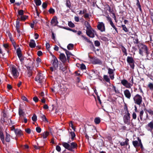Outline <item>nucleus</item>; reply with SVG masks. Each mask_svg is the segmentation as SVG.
Instances as JSON below:
<instances>
[{
    "label": "nucleus",
    "mask_w": 153,
    "mask_h": 153,
    "mask_svg": "<svg viewBox=\"0 0 153 153\" xmlns=\"http://www.w3.org/2000/svg\"><path fill=\"white\" fill-rule=\"evenodd\" d=\"M68 26L71 27H74V25L71 22H70L68 23Z\"/></svg>",
    "instance_id": "79ce46f5"
},
{
    "label": "nucleus",
    "mask_w": 153,
    "mask_h": 153,
    "mask_svg": "<svg viewBox=\"0 0 153 153\" xmlns=\"http://www.w3.org/2000/svg\"><path fill=\"white\" fill-rule=\"evenodd\" d=\"M86 12V10H84L83 11L80 10L79 14H84Z\"/></svg>",
    "instance_id": "e2e57ef3"
},
{
    "label": "nucleus",
    "mask_w": 153,
    "mask_h": 153,
    "mask_svg": "<svg viewBox=\"0 0 153 153\" xmlns=\"http://www.w3.org/2000/svg\"><path fill=\"white\" fill-rule=\"evenodd\" d=\"M11 73L14 78L15 79H16L19 75V72L15 66H12L11 67Z\"/></svg>",
    "instance_id": "0eeeda50"
},
{
    "label": "nucleus",
    "mask_w": 153,
    "mask_h": 153,
    "mask_svg": "<svg viewBox=\"0 0 153 153\" xmlns=\"http://www.w3.org/2000/svg\"><path fill=\"white\" fill-rule=\"evenodd\" d=\"M19 113L20 116H24V113L22 110L20 108H19Z\"/></svg>",
    "instance_id": "4c0bfd02"
},
{
    "label": "nucleus",
    "mask_w": 153,
    "mask_h": 153,
    "mask_svg": "<svg viewBox=\"0 0 153 153\" xmlns=\"http://www.w3.org/2000/svg\"><path fill=\"white\" fill-rule=\"evenodd\" d=\"M33 100L36 102H38L39 99L36 97H34L33 98Z\"/></svg>",
    "instance_id": "bf43d9fd"
},
{
    "label": "nucleus",
    "mask_w": 153,
    "mask_h": 153,
    "mask_svg": "<svg viewBox=\"0 0 153 153\" xmlns=\"http://www.w3.org/2000/svg\"><path fill=\"white\" fill-rule=\"evenodd\" d=\"M25 131L28 134H30L31 132V130L30 128H26L25 130Z\"/></svg>",
    "instance_id": "052dcab7"
},
{
    "label": "nucleus",
    "mask_w": 153,
    "mask_h": 153,
    "mask_svg": "<svg viewBox=\"0 0 153 153\" xmlns=\"http://www.w3.org/2000/svg\"><path fill=\"white\" fill-rule=\"evenodd\" d=\"M137 139L139 142V146H140L141 148H142L143 146L141 140L139 137Z\"/></svg>",
    "instance_id": "de8ad7c7"
},
{
    "label": "nucleus",
    "mask_w": 153,
    "mask_h": 153,
    "mask_svg": "<svg viewBox=\"0 0 153 153\" xmlns=\"http://www.w3.org/2000/svg\"><path fill=\"white\" fill-rule=\"evenodd\" d=\"M28 16L26 15H23L20 17V19L21 21H24L26 20L28 18Z\"/></svg>",
    "instance_id": "7c9ffc66"
},
{
    "label": "nucleus",
    "mask_w": 153,
    "mask_h": 153,
    "mask_svg": "<svg viewBox=\"0 0 153 153\" xmlns=\"http://www.w3.org/2000/svg\"><path fill=\"white\" fill-rule=\"evenodd\" d=\"M80 68L81 69L83 70L85 69L86 67L84 64H82L81 65Z\"/></svg>",
    "instance_id": "4d7b16f0"
},
{
    "label": "nucleus",
    "mask_w": 153,
    "mask_h": 153,
    "mask_svg": "<svg viewBox=\"0 0 153 153\" xmlns=\"http://www.w3.org/2000/svg\"><path fill=\"white\" fill-rule=\"evenodd\" d=\"M148 86L151 90L153 91V84L151 82H149L148 84Z\"/></svg>",
    "instance_id": "473e14b6"
},
{
    "label": "nucleus",
    "mask_w": 153,
    "mask_h": 153,
    "mask_svg": "<svg viewBox=\"0 0 153 153\" xmlns=\"http://www.w3.org/2000/svg\"><path fill=\"white\" fill-rule=\"evenodd\" d=\"M132 116V118L134 119L135 120L136 119L137 117V115L135 112H134L133 113Z\"/></svg>",
    "instance_id": "603ef678"
},
{
    "label": "nucleus",
    "mask_w": 153,
    "mask_h": 153,
    "mask_svg": "<svg viewBox=\"0 0 153 153\" xmlns=\"http://www.w3.org/2000/svg\"><path fill=\"white\" fill-rule=\"evenodd\" d=\"M10 135L7 133L6 136L5 138V140L7 142H9L10 141Z\"/></svg>",
    "instance_id": "72a5a7b5"
},
{
    "label": "nucleus",
    "mask_w": 153,
    "mask_h": 153,
    "mask_svg": "<svg viewBox=\"0 0 153 153\" xmlns=\"http://www.w3.org/2000/svg\"><path fill=\"white\" fill-rule=\"evenodd\" d=\"M86 33L90 37L93 38L94 36V31L93 29H87Z\"/></svg>",
    "instance_id": "f8f14e48"
},
{
    "label": "nucleus",
    "mask_w": 153,
    "mask_h": 153,
    "mask_svg": "<svg viewBox=\"0 0 153 153\" xmlns=\"http://www.w3.org/2000/svg\"><path fill=\"white\" fill-rule=\"evenodd\" d=\"M0 138L2 141V143L4 144V137L3 133L1 132H0Z\"/></svg>",
    "instance_id": "cd10ccee"
},
{
    "label": "nucleus",
    "mask_w": 153,
    "mask_h": 153,
    "mask_svg": "<svg viewBox=\"0 0 153 153\" xmlns=\"http://www.w3.org/2000/svg\"><path fill=\"white\" fill-rule=\"evenodd\" d=\"M18 13L19 15H20L21 16H23L24 13V11L22 10H19L18 11Z\"/></svg>",
    "instance_id": "c03bdc74"
},
{
    "label": "nucleus",
    "mask_w": 153,
    "mask_h": 153,
    "mask_svg": "<svg viewBox=\"0 0 153 153\" xmlns=\"http://www.w3.org/2000/svg\"><path fill=\"white\" fill-rule=\"evenodd\" d=\"M147 111L150 115H153V111L151 109H149Z\"/></svg>",
    "instance_id": "13d9d810"
},
{
    "label": "nucleus",
    "mask_w": 153,
    "mask_h": 153,
    "mask_svg": "<svg viewBox=\"0 0 153 153\" xmlns=\"http://www.w3.org/2000/svg\"><path fill=\"white\" fill-rule=\"evenodd\" d=\"M110 24L112 26V27L114 28V29H117L116 27H115V26H114V23H113L112 21H111V22H110Z\"/></svg>",
    "instance_id": "69168bd1"
},
{
    "label": "nucleus",
    "mask_w": 153,
    "mask_h": 153,
    "mask_svg": "<svg viewBox=\"0 0 153 153\" xmlns=\"http://www.w3.org/2000/svg\"><path fill=\"white\" fill-rule=\"evenodd\" d=\"M42 53L41 51H38L37 52V55L39 56H41L42 55Z\"/></svg>",
    "instance_id": "0e129e2a"
},
{
    "label": "nucleus",
    "mask_w": 153,
    "mask_h": 153,
    "mask_svg": "<svg viewBox=\"0 0 153 153\" xmlns=\"http://www.w3.org/2000/svg\"><path fill=\"white\" fill-rule=\"evenodd\" d=\"M74 45L72 44H69L67 46V48L69 50H72L73 49Z\"/></svg>",
    "instance_id": "c85d7f7f"
},
{
    "label": "nucleus",
    "mask_w": 153,
    "mask_h": 153,
    "mask_svg": "<svg viewBox=\"0 0 153 153\" xmlns=\"http://www.w3.org/2000/svg\"><path fill=\"white\" fill-rule=\"evenodd\" d=\"M51 32L52 33V37H51L54 40H55V33H54V32L52 31H51Z\"/></svg>",
    "instance_id": "a18cd8bd"
},
{
    "label": "nucleus",
    "mask_w": 153,
    "mask_h": 153,
    "mask_svg": "<svg viewBox=\"0 0 153 153\" xmlns=\"http://www.w3.org/2000/svg\"><path fill=\"white\" fill-rule=\"evenodd\" d=\"M14 132L17 135L20 136L22 135V131L20 129H16V130H15Z\"/></svg>",
    "instance_id": "aec40b11"
},
{
    "label": "nucleus",
    "mask_w": 153,
    "mask_h": 153,
    "mask_svg": "<svg viewBox=\"0 0 153 153\" xmlns=\"http://www.w3.org/2000/svg\"><path fill=\"white\" fill-rule=\"evenodd\" d=\"M103 79L105 81L110 83V79L108 75H104L103 76Z\"/></svg>",
    "instance_id": "6ab92c4d"
},
{
    "label": "nucleus",
    "mask_w": 153,
    "mask_h": 153,
    "mask_svg": "<svg viewBox=\"0 0 153 153\" xmlns=\"http://www.w3.org/2000/svg\"><path fill=\"white\" fill-rule=\"evenodd\" d=\"M146 128L149 131H152L153 129V120L146 125Z\"/></svg>",
    "instance_id": "ddd939ff"
},
{
    "label": "nucleus",
    "mask_w": 153,
    "mask_h": 153,
    "mask_svg": "<svg viewBox=\"0 0 153 153\" xmlns=\"http://www.w3.org/2000/svg\"><path fill=\"white\" fill-rule=\"evenodd\" d=\"M112 86L113 87V88L115 91V93L117 94L119 93H120L119 91L117 89V88L116 87L113 85H112Z\"/></svg>",
    "instance_id": "f704fd0d"
},
{
    "label": "nucleus",
    "mask_w": 153,
    "mask_h": 153,
    "mask_svg": "<svg viewBox=\"0 0 153 153\" xmlns=\"http://www.w3.org/2000/svg\"><path fill=\"white\" fill-rule=\"evenodd\" d=\"M130 118V114L129 113H126V114L124 115L123 117L124 123L128 125L129 124Z\"/></svg>",
    "instance_id": "9d476101"
},
{
    "label": "nucleus",
    "mask_w": 153,
    "mask_h": 153,
    "mask_svg": "<svg viewBox=\"0 0 153 153\" xmlns=\"http://www.w3.org/2000/svg\"><path fill=\"white\" fill-rule=\"evenodd\" d=\"M36 130L38 133H40L41 131V129L39 127H37L36 128Z\"/></svg>",
    "instance_id": "8fccbe9b"
},
{
    "label": "nucleus",
    "mask_w": 153,
    "mask_h": 153,
    "mask_svg": "<svg viewBox=\"0 0 153 153\" xmlns=\"http://www.w3.org/2000/svg\"><path fill=\"white\" fill-rule=\"evenodd\" d=\"M47 6V4L46 2H44L42 4V7L43 8H46Z\"/></svg>",
    "instance_id": "6e6d98bb"
},
{
    "label": "nucleus",
    "mask_w": 153,
    "mask_h": 153,
    "mask_svg": "<svg viewBox=\"0 0 153 153\" xmlns=\"http://www.w3.org/2000/svg\"><path fill=\"white\" fill-rule=\"evenodd\" d=\"M100 38L103 41H108V38L104 36H101L100 37Z\"/></svg>",
    "instance_id": "a19ab883"
},
{
    "label": "nucleus",
    "mask_w": 153,
    "mask_h": 153,
    "mask_svg": "<svg viewBox=\"0 0 153 153\" xmlns=\"http://www.w3.org/2000/svg\"><path fill=\"white\" fill-rule=\"evenodd\" d=\"M70 134L71 136V139L72 140H74V138L75 137V133L74 132H70Z\"/></svg>",
    "instance_id": "c9c22d12"
},
{
    "label": "nucleus",
    "mask_w": 153,
    "mask_h": 153,
    "mask_svg": "<svg viewBox=\"0 0 153 153\" xmlns=\"http://www.w3.org/2000/svg\"><path fill=\"white\" fill-rule=\"evenodd\" d=\"M131 83H129L126 80L124 79L121 80V83L125 87L130 88L133 85V79L132 78L131 79Z\"/></svg>",
    "instance_id": "39448f33"
},
{
    "label": "nucleus",
    "mask_w": 153,
    "mask_h": 153,
    "mask_svg": "<svg viewBox=\"0 0 153 153\" xmlns=\"http://www.w3.org/2000/svg\"><path fill=\"white\" fill-rule=\"evenodd\" d=\"M108 73L109 74V77L111 80H113L114 78V70L110 68H108Z\"/></svg>",
    "instance_id": "9b49d317"
},
{
    "label": "nucleus",
    "mask_w": 153,
    "mask_h": 153,
    "mask_svg": "<svg viewBox=\"0 0 153 153\" xmlns=\"http://www.w3.org/2000/svg\"><path fill=\"white\" fill-rule=\"evenodd\" d=\"M94 121L96 124H98L100 122V118L99 117L96 118L94 120Z\"/></svg>",
    "instance_id": "2f4dec72"
},
{
    "label": "nucleus",
    "mask_w": 153,
    "mask_h": 153,
    "mask_svg": "<svg viewBox=\"0 0 153 153\" xmlns=\"http://www.w3.org/2000/svg\"><path fill=\"white\" fill-rule=\"evenodd\" d=\"M93 63L94 64H101V62L99 59L95 58L94 59Z\"/></svg>",
    "instance_id": "412c9836"
},
{
    "label": "nucleus",
    "mask_w": 153,
    "mask_h": 153,
    "mask_svg": "<svg viewBox=\"0 0 153 153\" xmlns=\"http://www.w3.org/2000/svg\"><path fill=\"white\" fill-rule=\"evenodd\" d=\"M29 46L31 48H34L36 46V43L33 40H31L29 43Z\"/></svg>",
    "instance_id": "dca6fc26"
},
{
    "label": "nucleus",
    "mask_w": 153,
    "mask_h": 153,
    "mask_svg": "<svg viewBox=\"0 0 153 153\" xmlns=\"http://www.w3.org/2000/svg\"><path fill=\"white\" fill-rule=\"evenodd\" d=\"M124 109L126 111V113H129V111L128 110L127 107L126 105H125L124 107Z\"/></svg>",
    "instance_id": "338daca9"
},
{
    "label": "nucleus",
    "mask_w": 153,
    "mask_h": 153,
    "mask_svg": "<svg viewBox=\"0 0 153 153\" xmlns=\"http://www.w3.org/2000/svg\"><path fill=\"white\" fill-rule=\"evenodd\" d=\"M56 149L58 152H60L61 151V147L59 146H56Z\"/></svg>",
    "instance_id": "5fc2aeb1"
},
{
    "label": "nucleus",
    "mask_w": 153,
    "mask_h": 153,
    "mask_svg": "<svg viewBox=\"0 0 153 153\" xmlns=\"http://www.w3.org/2000/svg\"><path fill=\"white\" fill-rule=\"evenodd\" d=\"M127 62L129 64L130 67L132 69H133L134 67V61L133 58L131 57L128 56L127 58Z\"/></svg>",
    "instance_id": "6e6552de"
},
{
    "label": "nucleus",
    "mask_w": 153,
    "mask_h": 153,
    "mask_svg": "<svg viewBox=\"0 0 153 153\" xmlns=\"http://www.w3.org/2000/svg\"><path fill=\"white\" fill-rule=\"evenodd\" d=\"M4 47L6 49H8L9 47V45L7 44H4L3 45Z\"/></svg>",
    "instance_id": "774afa93"
},
{
    "label": "nucleus",
    "mask_w": 153,
    "mask_h": 153,
    "mask_svg": "<svg viewBox=\"0 0 153 153\" xmlns=\"http://www.w3.org/2000/svg\"><path fill=\"white\" fill-rule=\"evenodd\" d=\"M69 125L70 126H71L72 128L75 131V128L74 127V126H73V123L72 122H71L70 123H69Z\"/></svg>",
    "instance_id": "864d4df0"
},
{
    "label": "nucleus",
    "mask_w": 153,
    "mask_h": 153,
    "mask_svg": "<svg viewBox=\"0 0 153 153\" xmlns=\"http://www.w3.org/2000/svg\"><path fill=\"white\" fill-rule=\"evenodd\" d=\"M144 113V111L143 110L141 111L140 113L139 116L141 120H143V115Z\"/></svg>",
    "instance_id": "58836bf2"
},
{
    "label": "nucleus",
    "mask_w": 153,
    "mask_h": 153,
    "mask_svg": "<svg viewBox=\"0 0 153 153\" xmlns=\"http://www.w3.org/2000/svg\"><path fill=\"white\" fill-rule=\"evenodd\" d=\"M19 58L20 61L21 62H22L24 59V58L22 56V55L20 56H18Z\"/></svg>",
    "instance_id": "680f3d73"
},
{
    "label": "nucleus",
    "mask_w": 153,
    "mask_h": 153,
    "mask_svg": "<svg viewBox=\"0 0 153 153\" xmlns=\"http://www.w3.org/2000/svg\"><path fill=\"white\" fill-rule=\"evenodd\" d=\"M41 118H42L43 121H47V118L45 115H42L41 116Z\"/></svg>",
    "instance_id": "3c124183"
},
{
    "label": "nucleus",
    "mask_w": 153,
    "mask_h": 153,
    "mask_svg": "<svg viewBox=\"0 0 153 153\" xmlns=\"http://www.w3.org/2000/svg\"><path fill=\"white\" fill-rule=\"evenodd\" d=\"M59 57L60 60L63 63H64V65L65 67V68H64L62 69V71H64L65 70V69H67L68 67V66L65 63V62L66 61V57L65 54L63 53L60 54Z\"/></svg>",
    "instance_id": "423d86ee"
},
{
    "label": "nucleus",
    "mask_w": 153,
    "mask_h": 153,
    "mask_svg": "<svg viewBox=\"0 0 153 153\" xmlns=\"http://www.w3.org/2000/svg\"><path fill=\"white\" fill-rule=\"evenodd\" d=\"M94 44L95 46L97 47L99 46L100 45V43L98 41H95L94 42Z\"/></svg>",
    "instance_id": "49530a36"
},
{
    "label": "nucleus",
    "mask_w": 153,
    "mask_h": 153,
    "mask_svg": "<svg viewBox=\"0 0 153 153\" xmlns=\"http://www.w3.org/2000/svg\"><path fill=\"white\" fill-rule=\"evenodd\" d=\"M11 41L12 42V45L14 47V48L16 49V47H17V46L16 45V44L14 40L13 39H11Z\"/></svg>",
    "instance_id": "ea45409f"
},
{
    "label": "nucleus",
    "mask_w": 153,
    "mask_h": 153,
    "mask_svg": "<svg viewBox=\"0 0 153 153\" xmlns=\"http://www.w3.org/2000/svg\"><path fill=\"white\" fill-rule=\"evenodd\" d=\"M125 142H122L120 143V144L121 146H127L128 145V143L129 141V140L128 138H126L125 139Z\"/></svg>",
    "instance_id": "a211bd4d"
},
{
    "label": "nucleus",
    "mask_w": 153,
    "mask_h": 153,
    "mask_svg": "<svg viewBox=\"0 0 153 153\" xmlns=\"http://www.w3.org/2000/svg\"><path fill=\"white\" fill-rule=\"evenodd\" d=\"M49 133L48 132L46 131L44 132L42 134V136L44 139L46 138L49 135Z\"/></svg>",
    "instance_id": "5701e85b"
},
{
    "label": "nucleus",
    "mask_w": 153,
    "mask_h": 153,
    "mask_svg": "<svg viewBox=\"0 0 153 153\" xmlns=\"http://www.w3.org/2000/svg\"><path fill=\"white\" fill-rule=\"evenodd\" d=\"M133 100L134 103L139 105H140L143 101L142 96L138 94H136L134 97Z\"/></svg>",
    "instance_id": "7ed1b4c3"
},
{
    "label": "nucleus",
    "mask_w": 153,
    "mask_h": 153,
    "mask_svg": "<svg viewBox=\"0 0 153 153\" xmlns=\"http://www.w3.org/2000/svg\"><path fill=\"white\" fill-rule=\"evenodd\" d=\"M16 53L18 56L22 55L21 51L19 48H18L16 50Z\"/></svg>",
    "instance_id": "bb28decb"
},
{
    "label": "nucleus",
    "mask_w": 153,
    "mask_h": 153,
    "mask_svg": "<svg viewBox=\"0 0 153 153\" xmlns=\"http://www.w3.org/2000/svg\"><path fill=\"white\" fill-rule=\"evenodd\" d=\"M51 23L52 26H55L58 23L57 20V17L56 16L53 17L51 20Z\"/></svg>",
    "instance_id": "2eb2a0df"
},
{
    "label": "nucleus",
    "mask_w": 153,
    "mask_h": 153,
    "mask_svg": "<svg viewBox=\"0 0 153 153\" xmlns=\"http://www.w3.org/2000/svg\"><path fill=\"white\" fill-rule=\"evenodd\" d=\"M35 80L42 84V83L45 81L43 74L41 73H38L35 79Z\"/></svg>",
    "instance_id": "20e7f679"
},
{
    "label": "nucleus",
    "mask_w": 153,
    "mask_h": 153,
    "mask_svg": "<svg viewBox=\"0 0 153 153\" xmlns=\"http://www.w3.org/2000/svg\"><path fill=\"white\" fill-rule=\"evenodd\" d=\"M62 146L68 150L74 152L76 149L78 147V145L75 142L70 143L68 141L67 142H63L62 143Z\"/></svg>",
    "instance_id": "f257e3e1"
},
{
    "label": "nucleus",
    "mask_w": 153,
    "mask_h": 153,
    "mask_svg": "<svg viewBox=\"0 0 153 153\" xmlns=\"http://www.w3.org/2000/svg\"><path fill=\"white\" fill-rule=\"evenodd\" d=\"M37 6H39L41 4V1L40 0H34Z\"/></svg>",
    "instance_id": "e433bc0d"
},
{
    "label": "nucleus",
    "mask_w": 153,
    "mask_h": 153,
    "mask_svg": "<svg viewBox=\"0 0 153 153\" xmlns=\"http://www.w3.org/2000/svg\"><path fill=\"white\" fill-rule=\"evenodd\" d=\"M121 50L123 53H124V54L126 56H127V53L126 52V50L125 48L123 46H122Z\"/></svg>",
    "instance_id": "c756f323"
},
{
    "label": "nucleus",
    "mask_w": 153,
    "mask_h": 153,
    "mask_svg": "<svg viewBox=\"0 0 153 153\" xmlns=\"http://www.w3.org/2000/svg\"><path fill=\"white\" fill-rule=\"evenodd\" d=\"M97 29H105L104 24L102 22H99L97 25Z\"/></svg>",
    "instance_id": "f3484780"
},
{
    "label": "nucleus",
    "mask_w": 153,
    "mask_h": 153,
    "mask_svg": "<svg viewBox=\"0 0 153 153\" xmlns=\"http://www.w3.org/2000/svg\"><path fill=\"white\" fill-rule=\"evenodd\" d=\"M85 25L86 29H92L90 25L88 22L85 21Z\"/></svg>",
    "instance_id": "393cba45"
},
{
    "label": "nucleus",
    "mask_w": 153,
    "mask_h": 153,
    "mask_svg": "<svg viewBox=\"0 0 153 153\" xmlns=\"http://www.w3.org/2000/svg\"><path fill=\"white\" fill-rule=\"evenodd\" d=\"M139 53L143 56L144 53H145L147 56L149 53L148 51V49L147 47L144 45L141 44L140 45L139 47Z\"/></svg>",
    "instance_id": "f03ea898"
},
{
    "label": "nucleus",
    "mask_w": 153,
    "mask_h": 153,
    "mask_svg": "<svg viewBox=\"0 0 153 153\" xmlns=\"http://www.w3.org/2000/svg\"><path fill=\"white\" fill-rule=\"evenodd\" d=\"M132 143L134 146L136 148L139 146V141L137 140L133 141Z\"/></svg>",
    "instance_id": "4be33fe9"
},
{
    "label": "nucleus",
    "mask_w": 153,
    "mask_h": 153,
    "mask_svg": "<svg viewBox=\"0 0 153 153\" xmlns=\"http://www.w3.org/2000/svg\"><path fill=\"white\" fill-rule=\"evenodd\" d=\"M51 63L55 69L57 68L58 66V62L56 58L54 55H53Z\"/></svg>",
    "instance_id": "1a4fd4ad"
},
{
    "label": "nucleus",
    "mask_w": 153,
    "mask_h": 153,
    "mask_svg": "<svg viewBox=\"0 0 153 153\" xmlns=\"http://www.w3.org/2000/svg\"><path fill=\"white\" fill-rule=\"evenodd\" d=\"M63 50L64 51H65V53L66 54L67 58L68 59L69 58L70 55H71V53L69 51H68V50H67L66 49H65L63 48Z\"/></svg>",
    "instance_id": "b1692460"
},
{
    "label": "nucleus",
    "mask_w": 153,
    "mask_h": 153,
    "mask_svg": "<svg viewBox=\"0 0 153 153\" xmlns=\"http://www.w3.org/2000/svg\"><path fill=\"white\" fill-rule=\"evenodd\" d=\"M66 4L67 7H68L70 9L71 8V2L69 0H66Z\"/></svg>",
    "instance_id": "a878e982"
},
{
    "label": "nucleus",
    "mask_w": 153,
    "mask_h": 153,
    "mask_svg": "<svg viewBox=\"0 0 153 153\" xmlns=\"http://www.w3.org/2000/svg\"><path fill=\"white\" fill-rule=\"evenodd\" d=\"M32 120L33 121H36L37 120V117L35 114H34L32 117Z\"/></svg>",
    "instance_id": "37998d69"
},
{
    "label": "nucleus",
    "mask_w": 153,
    "mask_h": 153,
    "mask_svg": "<svg viewBox=\"0 0 153 153\" xmlns=\"http://www.w3.org/2000/svg\"><path fill=\"white\" fill-rule=\"evenodd\" d=\"M48 11L50 13L53 14L55 12L54 10L52 8L50 9Z\"/></svg>",
    "instance_id": "09e8293b"
},
{
    "label": "nucleus",
    "mask_w": 153,
    "mask_h": 153,
    "mask_svg": "<svg viewBox=\"0 0 153 153\" xmlns=\"http://www.w3.org/2000/svg\"><path fill=\"white\" fill-rule=\"evenodd\" d=\"M124 93L126 97L128 99H130L131 95L130 92L128 89L125 90L124 91Z\"/></svg>",
    "instance_id": "4468645a"
}]
</instances>
